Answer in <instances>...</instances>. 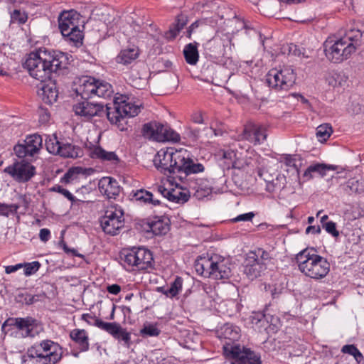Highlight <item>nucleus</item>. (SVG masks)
Masks as SVG:
<instances>
[{"mask_svg": "<svg viewBox=\"0 0 364 364\" xmlns=\"http://www.w3.org/2000/svg\"><path fill=\"white\" fill-rule=\"evenodd\" d=\"M43 139L38 134L27 136L23 143H18L14 147V151L17 157L26 158L33 156L38 153L42 147Z\"/></svg>", "mask_w": 364, "mask_h": 364, "instance_id": "f3484780", "label": "nucleus"}, {"mask_svg": "<svg viewBox=\"0 0 364 364\" xmlns=\"http://www.w3.org/2000/svg\"><path fill=\"white\" fill-rule=\"evenodd\" d=\"M232 35L218 31L215 35L205 44V50L216 56H225L232 50L233 46Z\"/></svg>", "mask_w": 364, "mask_h": 364, "instance_id": "4468645a", "label": "nucleus"}, {"mask_svg": "<svg viewBox=\"0 0 364 364\" xmlns=\"http://www.w3.org/2000/svg\"><path fill=\"white\" fill-rule=\"evenodd\" d=\"M11 23H18V24H23L28 20V14L25 11H21L19 9H14L11 13Z\"/></svg>", "mask_w": 364, "mask_h": 364, "instance_id": "09e8293b", "label": "nucleus"}, {"mask_svg": "<svg viewBox=\"0 0 364 364\" xmlns=\"http://www.w3.org/2000/svg\"><path fill=\"white\" fill-rule=\"evenodd\" d=\"M265 129L258 124L249 122L245 125L242 132L237 135L238 141L247 140L255 145L261 144L267 139Z\"/></svg>", "mask_w": 364, "mask_h": 364, "instance_id": "a211bd4d", "label": "nucleus"}, {"mask_svg": "<svg viewBox=\"0 0 364 364\" xmlns=\"http://www.w3.org/2000/svg\"><path fill=\"white\" fill-rule=\"evenodd\" d=\"M141 109V104L132 103L127 95L115 97L113 108L107 104L97 102L92 100V118L100 119L106 117L112 124H115L120 131L127 130V119L136 116Z\"/></svg>", "mask_w": 364, "mask_h": 364, "instance_id": "f03ea898", "label": "nucleus"}, {"mask_svg": "<svg viewBox=\"0 0 364 364\" xmlns=\"http://www.w3.org/2000/svg\"><path fill=\"white\" fill-rule=\"evenodd\" d=\"M363 43V32L354 26L348 28L345 34L335 41L324 43V52L331 63H340L349 58Z\"/></svg>", "mask_w": 364, "mask_h": 364, "instance_id": "7ed1b4c3", "label": "nucleus"}, {"mask_svg": "<svg viewBox=\"0 0 364 364\" xmlns=\"http://www.w3.org/2000/svg\"><path fill=\"white\" fill-rule=\"evenodd\" d=\"M250 320L251 323L259 331L262 328H266L268 323L266 315L261 311L253 312L250 316Z\"/></svg>", "mask_w": 364, "mask_h": 364, "instance_id": "58836bf2", "label": "nucleus"}, {"mask_svg": "<svg viewBox=\"0 0 364 364\" xmlns=\"http://www.w3.org/2000/svg\"><path fill=\"white\" fill-rule=\"evenodd\" d=\"M45 144L47 151L50 154L64 158H75L79 156V149L69 143H61L55 134L47 136Z\"/></svg>", "mask_w": 364, "mask_h": 364, "instance_id": "dca6fc26", "label": "nucleus"}, {"mask_svg": "<svg viewBox=\"0 0 364 364\" xmlns=\"http://www.w3.org/2000/svg\"><path fill=\"white\" fill-rule=\"evenodd\" d=\"M326 231L331 234L332 236L337 237L339 235V232L336 230V225L333 221H328L326 223H323V226H322Z\"/></svg>", "mask_w": 364, "mask_h": 364, "instance_id": "13d9d810", "label": "nucleus"}, {"mask_svg": "<svg viewBox=\"0 0 364 364\" xmlns=\"http://www.w3.org/2000/svg\"><path fill=\"white\" fill-rule=\"evenodd\" d=\"M139 55V52L136 49H127L121 51L117 57V61L119 63L127 65L134 60Z\"/></svg>", "mask_w": 364, "mask_h": 364, "instance_id": "c9c22d12", "label": "nucleus"}, {"mask_svg": "<svg viewBox=\"0 0 364 364\" xmlns=\"http://www.w3.org/2000/svg\"><path fill=\"white\" fill-rule=\"evenodd\" d=\"M237 22L238 23L239 26L237 27V31L240 29H245L247 33H250V31H255L254 28L252 26V25L249 22H246L244 20L235 18Z\"/></svg>", "mask_w": 364, "mask_h": 364, "instance_id": "bf43d9fd", "label": "nucleus"}, {"mask_svg": "<svg viewBox=\"0 0 364 364\" xmlns=\"http://www.w3.org/2000/svg\"><path fill=\"white\" fill-rule=\"evenodd\" d=\"M266 83L276 90H288L295 83L296 74L289 66L270 70L266 75Z\"/></svg>", "mask_w": 364, "mask_h": 364, "instance_id": "9d476101", "label": "nucleus"}, {"mask_svg": "<svg viewBox=\"0 0 364 364\" xmlns=\"http://www.w3.org/2000/svg\"><path fill=\"white\" fill-rule=\"evenodd\" d=\"M113 92L112 85L107 81L92 76V99L94 97L107 99Z\"/></svg>", "mask_w": 364, "mask_h": 364, "instance_id": "4be33fe9", "label": "nucleus"}, {"mask_svg": "<svg viewBox=\"0 0 364 364\" xmlns=\"http://www.w3.org/2000/svg\"><path fill=\"white\" fill-rule=\"evenodd\" d=\"M321 232V229L319 225H310L306 228V233H314V234H319Z\"/></svg>", "mask_w": 364, "mask_h": 364, "instance_id": "69168bd1", "label": "nucleus"}, {"mask_svg": "<svg viewBox=\"0 0 364 364\" xmlns=\"http://www.w3.org/2000/svg\"><path fill=\"white\" fill-rule=\"evenodd\" d=\"M186 21L185 16H178L176 23L172 25L169 30L166 33V38L168 40H173L177 36L180 31L186 26Z\"/></svg>", "mask_w": 364, "mask_h": 364, "instance_id": "f704fd0d", "label": "nucleus"}, {"mask_svg": "<svg viewBox=\"0 0 364 364\" xmlns=\"http://www.w3.org/2000/svg\"><path fill=\"white\" fill-rule=\"evenodd\" d=\"M82 168L75 167L70 168L61 178L60 182L63 183H70L77 178V175L81 173Z\"/></svg>", "mask_w": 364, "mask_h": 364, "instance_id": "8fccbe9b", "label": "nucleus"}, {"mask_svg": "<svg viewBox=\"0 0 364 364\" xmlns=\"http://www.w3.org/2000/svg\"><path fill=\"white\" fill-rule=\"evenodd\" d=\"M70 337L80 351L89 349V338L85 330L73 329L70 333Z\"/></svg>", "mask_w": 364, "mask_h": 364, "instance_id": "393cba45", "label": "nucleus"}, {"mask_svg": "<svg viewBox=\"0 0 364 364\" xmlns=\"http://www.w3.org/2000/svg\"><path fill=\"white\" fill-rule=\"evenodd\" d=\"M130 196L132 197V200H135L136 201L145 204L151 203L154 205L160 204L159 200L154 199L153 194L145 189L132 191L130 193Z\"/></svg>", "mask_w": 364, "mask_h": 364, "instance_id": "bb28decb", "label": "nucleus"}, {"mask_svg": "<svg viewBox=\"0 0 364 364\" xmlns=\"http://www.w3.org/2000/svg\"><path fill=\"white\" fill-rule=\"evenodd\" d=\"M141 133L145 138L156 141L178 142L181 139L180 135L167 124H163L156 121L144 124Z\"/></svg>", "mask_w": 364, "mask_h": 364, "instance_id": "9b49d317", "label": "nucleus"}, {"mask_svg": "<svg viewBox=\"0 0 364 364\" xmlns=\"http://www.w3.org/2000/svg\"><path fill=\"white\" fill-rule=\"evenodd\" d=\"M250 255L255 257V259L259 263V264H263L267 269V264L271 261L272 256L269 252L264 250L262 248H258L254 252H251Z\"/></svg>", "mask_w": 364, "mask_h": 364, "instance_id": "ea45409f", "label": "nucleus"}, {"mask_svg": "<svg viewBox=\"0 0 364 364\" xmlns=\"http://www.w3.org/2000/svg\"><path fill=\"white\" fill-rule=\"evenodd\" d=\"M332 127L328 124H323L316 128V136L319 141H326L332 134Z\"/></svg>", "mask_w": 364, "mask_h": 364, "instance_id": "c03bdc74", "label": "nucleus"}, {"mask_svg": "<svg viewBox=\"0 0 364 364\" xmlns=\"http://www.w3.org/2000/svg\"><path fill=\"white\" fill-rule=\"evenodd\" d=\"M95 157L102 161H109L112 164H117L119 159L114 151H107L100 146L92 145V158Z\"/></svg>", "mask_w": 364, "mask_h": 364, "instance_id": "a878e982", "label": "nucleus"}, {"mask_svg": "<svg viewBox=\"0 0 364 364\" xmlns=\"http://www.w3.org/2000/svg\"><path fill=\"white\" fill-rule=\"evenodd\" d=\"M184 156V159L181 160V164L178 166V173L179 174L178 176L180 178H182V174L184 175V177L190 174H195L203 172L205 170L204 166L200 163H195L192 159L189 157V154L186 150V154H183Z\"/></svg>", "mask_w": 364, "mask_h": 364, "instance_id": "aec40b11", "label": "nucleus"}, {"mask_svg": "<svg viewBox=\"0 0 364 364\" xmlns=\"http://www.w3.org/2000/svg\"><path fill=\"white\" fill-rule=\"evenodd\" d=\"M116 324H117L116 322H112V323L105 322L98 318H95L94 320V325L95 326L98 327L101 330H103V331L107 332L110 335L112 333H114L113 330H114Z\"/></svg>", "mask_w": 364, "mask_h": 364, "instance_id": "603ef678", "label": "nucleus"}, {"mask_svg": "<svg viewBox=\"0 0 364 364\" xmlns=\"http://www.w3.org/2000/svg\"><path fill=\"white\" fill-rule=\"evenodd\" d=\"M295 259L299 271L314 279L324 278L330 271V263L325 257L317 255L314 248L301 250Z\"/></svg>", "mask_w": 364, "mask_h": 364, "instance_id": "20e7f679", "label": "nucleus"}, {"mask_svg": "<svg viewBox=\"0 0 364 364\" xmlns=\"http://www.w3.org/2000/svg\"><path fill=\"white\" fill-rule=\"evenodd\" d=\"M18 297L20 299L19 301L26 305L33 304L38 300L37 295H32L28 293L18 294Z\"/></svg>", "mask_w": 364, "mask_h": 364, "instance_id": "6e6d98bb", "label": "nucleus"}, {"mask_svg": "<svg viewBox=\"0 0 364 364\" xmlns=\"http://www.w3.org/2000/svg\"><path fill=\"white\" fill-rule=\"evenodd\" d=\"M39 238L43 242H46L50 238V231L47 228H43L40 230Z\"/></svg>", "mask_w": 364, "mask_h": 364, "instance_id": "e2e57ef3", "label": "nucleus"}, {"mask_svg": "<svg viewBox=\"0 0 364 364\" xmlns=\"http://www.w3.org/2000/svg\"><path fill=\"white\" fill-rule=\"evenodd\" d=\"M23 268L22 263H18L15 265H9L5 267V272L6 274H11Z\"/></svg>", "mask_w": 364, "mask_h": 364, "instance_id": "0e129e2a", "label": "nucleus"}, {"mask_svg": "<svg viewBox=\"0 0 364 364\" xmlns=\"http://www.w3.org/2000/svg\"><path fill=\"white\" fill-rule=\"evenodd\" d=\"M303 48H300L299 46L291 43L288 46L289 54H291L296 56L304 55Z\"/></svg>", "mask_w": 364, "mask_h": 364, "instance_id": "052dcab7", "label": "nucleus"}, {"mask_svg": "<svg viewBox=\"0 0 364 364\" xmlns=\"http://www.w3.org/2000/svg\"><path fill=\"white\" fill-rule=\"evenodd\" d=\"M74 88L77 99L90 100L91 97V81L88 76H83L75 82Z\"/></svg>", "mask_w": 364, "mask_h": 364, "instance_id": "b1692460", "label": "nucleus"}, {"mask_svg": "<svg viewBox=\"0 0 364 364\" xmlns=\"http://www.w3.org/2000/svg\"><path fill=\"white\" fill-rule=\"evenodd\" d=\"M150 228L154 235L166 234L168 230V228L161 220L151 223L150 224Z\"/></svg>", "mask_w": 364, "mask_h": 364, "instance_id": "864d4df0", "label": "nucleus"}, {"mask_svg": "<svg viewBox=\"0 0 364 364\" xmlns=\"http://www.w3.org/2000/svg\"><path fill=\"white\" fill-rule=\"evenodd\" d=\"M186 150L181 149L173 151L172 149H161L154 158V164L158 171L164 175L178 173V166L184 159Z\"/></svg>", "mask_w": 364, "mask_h": 364, "instance_id": "6e6552de", "label": "nucleus"}, {"mask_svg": "<svg viewBox=\"0 0 364 364\" xmlns=\"http://www.w3.org/2000/svg\"><path fill=\"white\" fill-rule=\"evenodd\" d=\"M240 329L237 326L230 323H225L220 330V337L230 341L229 343H233L239 338Z\"/></svg>", "mask_w": 364, "mask_h": 364, "instance_id": "c756f323", "label": "nucleus"}, {"mask_svg": "<svg viewBox=\"0 0 364 364\" xmlns=\"http://www.w3.org/2000/svg\"><path fill=\"white\" fill-rule=\"evenodd\" d=\"M21 205L18 204H6L0 203V215L8 217L10 214L17 213Z\"/></svg>", "mask_w": 364, "mask_h": 364, "instance_id": "de8ad7c7", "label": "nucleus"}, {"mask_svg": "<svg viewBox=\"0 0 364 364\" xmlns=\"http://www.w3.org/2000/svg\"><path fill=\"white\" fill-rule=\"evenodd\" d=\"M183 55L187 63L192 65H196L199 58L197 46L193 43L186 45L183 49Z\"/></svg>", "mask_w": 364, "mask_h": 364, "instance_id": "72a5a7b5", "label": "nucleus"}, {"mask_svg": "<svg viewBox=\"0 0 364 364\" xmlns=\"http://www.w3.org/2000/svg\"><path fill=\"white\" fill-rule=\"evenodd\" d=\"M113 331L114 333H112L111 336L119 341H124V344L127 347H129L131 343L130 333H128L126 329L123 328L118 323H117Z\"/></svg>", "mask_w": 364, "mask_h": 364, "instance_id": "4c0bfd02", "label": "nucleus"}, {"mask_svg": "<svg viewBox=\"0 0 364 364\" xmlns=\"http://www.w3.org/2000/svg\"><path fill=\"white\" fill-rule=\"evenodd\" d=\"M223 350L227 357L234 360L231 364H261L259 355L239 344L225 343Z\"/></svg>", "mask_w": 364, "mask_h": 364, "instance_id": "f8f14e48", "label": "nucleus"}, {"mask_svg": "<svg viewBox=\"0 0 364 364\" xmlns=\"http://www.w3.org/2000/svg\"><path fill=\"white\" fill-rule=\"evenodd\" d=\"M336 169V166L333 165H326L324 164H316L310 166V171H312L313 173H318L321 177H324L326 175L327 171H335Z\"/></svg>", "mask_w": 364, "mask_h": 364, "instance_id": "a18cd8bd", "label": "nucleus"}, {"mask_svg": "<svg viewBox=\"0 0 364 364\" xmlns=\"http://www.w3.org/2000/svg\"><path fill=\"white\" fill-rule=\"evenodd\" d=\"M61 350L58 346L50 340L36 343L27 350L31 358H40L43 364H55L61 359Z\"/></svg>", "mask_w": 364, "mask_h": 364, "instance_id": "1a4fd4ad", "label": "nucleus"}, {"mask_svg": "<svg viewBox=\"0 0 364 364\" xmlns=\"http://www.w3.org/2000/svg\"><path fill=\"white\" fill-rule=\"evenodd\" d=\"M217 24V19L212 16L210 18L204 17L201 19L197 20L193 22L188 28L187 31V36L190 38L192 33L196 30V28L199 26H207L209 25L212 27L215 26Z\"/></svg>", "mask_w": 364, "mask_h": 364, "instance_id": "e433bc0d", "label": "nucleus"}, {"mask_svg": "<svg viewBox=\"0 0 364 364\" xmlns=\"http://www.w3.org/2000/svg\"><path fill=\"white\" fill-rule=\"evenodd\" d=\"M50 191L59 193L63 195L70 201H75V196L68 190L63 188L62 186L59 185H55L51 187L50 188Z\"/></svg>", "mask_w": 364, "mask_h": 364, "instance_id": "5fc2aeb1", "label": "nucleus"}, {"mask_svg": "<svg viewBox=\"0 0 364 364\" xmlns=\"http://www.w3.org/2000/svg\"><path fill=\"white\" fill-rule=\"evenodd\" d=\"M98 190L107 198H115L120 193V186L115 179L103 177L98 181Z\"/></svg>", "mask_w": 364, "mask_h": 364, "instance_id": "412c9836", "label": "nucleus"}, {"mask_svg": "<svg viewBox=\"0 0 364 364\" xmlns=\"http://www.w3.org/2000/svg\"><path fill=\"white\" fill-rule=\"evenodd\" d=\"M38 95L46 104L52 105L56 102L58 97V90L55 82L52 81L51 79L41 82L38 86Z\"/></svg>", "mask_w": 364, "mask_h": 364, "instance_id": "6ab92c4d", "label": "nucleus"}, {"mask_svg": "<svg viewBox=\"0 0 364 364\" xmlns=\"http://www.w3.org/2000/svg\"><path fill=\"white\" fill-rule=\"evenodd\" d=\"M183 279L180 277H176L174 281L171 284L170 287L165 289L164 287L160 288V291L168 297L173 298L178 295L182 289Z\"/></svg>", "mask_w": 364, "mask_h": 364, "instance_id": "473e14b6", "label": "nucleus"}, {"mask_svg": "<svg viewBox=\"0 0 364 364\" xmlns=\"http://www.w3.org/2000/svg\"><path fill=\"white\" fill-rule=\"evenodd\" d=\"M189 196L178 188H171L170 191L168 200L183 203L188 200Z\"/></svg>", "mask_w": 364, "mask_h": 364, "instance_id": "79ce46f5", "label": "nucleus"}, {"mask_svg": "<svg viewBox=\"0 0 364 364\" xmlns=\"http://www.w3.org/2000/svg\"><path fill=\"white\" fill-rule=\"evenodd\" d=\"M18 318H9L2 324V331L6 333L17 327Z\"/></svg>", "mask_w": 364, "mask_h": 364, "instance_id": "4d7b16f0", "label": "nucleus"}, {"mask_svg": "<svg viewBox=\"0 0 364 364\" xmlns=\"http://www.w3.org/2000/svg\"><path fill=\"white\" fill-rule=\"evenodd\" d=\"M4 172L18 183H26L35 176L36 168L29 162L21 160L6 166Z\"/></svg>", "mask_w": 364, "mask_h": 364, "instance_id": "2eb2a0df", "label": "nucleus"}, {"mask_svg": "<svg viewBox=\"0 0 364 364\" xmlns=\"http://www.w3.org/2000/svg\"><path fill=\"white\" fill-rule=\"evenodd\" d=\"M24 274L26 277L34 274L38 271L41 264L38 261H33L32 262L22 263Z\"/></svg>", "mask_w": 364, "mask_h": 364, "instance_id": "3c124183", "label": "nucleus"}, {"mask_svg": "<svg viewBox=\"0 0 364 364\" xmlns=\"http://www.w3.org/2000/svg\"><path fill=\"white\" fill-rule=\"evenodd\" d=\"M139 333L143 338L154 337L158 336L161 330L157 328L156 324L146 323L144 325Z\"/></svg>", "mask_w": 364, "mask_h": 364, "instance_id": "37998d69", "label": "nucleus"}, {"mask_svg": "<svg viewBox=\"0 0 364 364\" xmlns=\"http://www.w3.org/2000/svg\"><path fill=\"white\" fill-rule=\"evenodd\" d=\"M84 21L74 10L64 11L58 16V28L65 41L75 47L82 44L84 35L80 26Z\"/></svg>", "mask_w": 364, "mask_h": 364, "instance_id": "39448f33", "label": "nucleus"}, {"mask_svg": "<svg viewBox=\"0 0 364 364\" xmlns=\"http://www.w3.org/2000/svg\"><path fill=\"white\" fill-rule=\"evenodd\" d=\"M341 352L353 355L358 363H360L363 360L362 353L354 345L343 346L341 348Z\"/></svg>", "mask_w": 364, "mask_h": 364, "instance_id": "49530a36", "label": "nucleus"}, {"mask_svg": "<svg viewBox=\"0 0 364 364\" xmlns=\"http://www.w3.org/2000/svg\"><path fill=\"white\" fill-rule=\"evenodd\" d=\"M343 188L348 194H360L364 192V181L353 178L349 179Z\"/></svg>", "mask_w": 364, "mask_h": 364, "instance_id": "7c9ffc66", "label": "nucleus"}, {"mask_svg": "<svg viewBox=\"0 0 364 364\" xmlns=\"http://www.w3.org/2000/svg\"><path fill=\"white\" fill-rule=\"evenodd\" d=\"M120 259L127 269L147 270L154 265L152 252L144 247L124 249L120 252Z\"/></svg>", "mask_w": 364, "mask_h": 364, "instance_id": "423d86ee", "label": "nucleus"}, {"mask_svg": "<svg viewBox=\"0 0 364 364\" xmlns=\"http://www.w3.org/2000/svg\"><path fill=\"white\" fill-rule=\"evenodd\" d=\"M157 191L161 193L164 198H166L168 200L169 198V195H170V191H171V189L168 190L167 188H166L164 186H159L157 187Z\"/></svg>", "mask_w": 364, "mask_h": 364, "instance_id": "774afa93", "label": "nucleus"}, {"mask_svg": "<svg viewBox=\"0 0 364 364\" xmlns=\"http://www.w3.org/2000/svg\"><path fill=\"white\" fill-rule=\"evenodd\" d=\"M255 214L252 212L239 215L236 218L232 219V222L237 223L240 221H251L254 218Z\"/></svg>", "mask_w": 364, "mask_h": 364, "instance_id": "680f3d73", "label": "nucleus"}, {"mask_svg": "<svg viewBox=\"0 0 364 364\" xmlns=\"http://www.w3.org/2000/svg\"><path fill=\"white\" fill-rule=\"evenodd\" d=\"M36 326V320L32 317L18 318L16 329L22 331L24 336H33L32 331Z\"/></svg>", "mask_w": 364, "mask_h": 364, "instance_id": "c85d7f7f", "label": "nucleus"}, {"mask_svg": "<svg viewBox=\"0 0 364 364\" xmlns=\"http://www.w3.org/2000/svg\"><path fill=\"white\" fill-rule=\"evenodd\" d=\"M99 222L106 234L116 235L124 225V212L119 207L112 206L105 211Z\"/></svg>", "mask_w": 364, "mask_h": 364, "instance_id": "ddd939ff", "label": "nucleus"}, {"mask_svg": "<svg viewBox=\"0 0 364 364\" xmlns=\"http://www.w3.org/2000/svg\"><path fill=\"white\" fill-rule=\"evenodd\" d=\"M77 102L73 109L77 115L80 116L85 121L91 120V102L90 100L77 99Z\"/></svg>", "mask_w": 364, "mask_h": 364, "instance_id": "cd10ccee", "label": "nucleus"}, {"mask_svg": "<svg viewBox=\"0 0 364 364\" xmlns=\"http://www.w3.org/2000/svg\"><path fill=\"white\" fill-rule=\"evenodd\" d=\"M68 64V58L65 53L40 48L28 55L24 67L32 77L44 82L51 79L52 73L65 68Z\"/></svg>", "mask_w": 364, "mask_h": 364, "instance_id": "f257e3e1", "label": "nucleus"}, {"mask_svg": "<svg viewBox=\"0 0 364 364\" xmlns=\"http://www.w3.org/2000/svg\"><path fill=\"white\" fill-rule=\"evenodd\" d=\"M107 291L110 294L117 295L120 292L121 287L118 284H112L107 287Z\"/></svg>", "mask_w": 364, "mask_h": 364, "instance_id": "338daca9", "label": "nucleus"}, {"mask_svg": "<svg viewBox=\"0 0 364 364\" xmlns=\"http://www.w3.org/2000/svg\"><path fill=\"white\" fill-rule=\"evenodd\" d=\"M259 264L255 257L249 254L245 262L244 272L250 279L253 280L260 277L262 272L265 270V267Z\"/></svg>", "mask_w": 364, "mask_h": 364, "instance_id": "5701e85b", "label": "nucleus"}, {"mask_svg": "<svg viewBox=\"0 0 364 364\" xmlns=\"http://www.w3.org/2000/svg\"><path fill=\"white\" fill-rule=\"evenodd\" d=\"M195 188V196L198 200H201L210 196L213 191L212 186L209 181L203 180H200L198 182H197Z\"/></svg>", "mask_w": 364, "mask_h": 364, "instance_id": "2f4dec72", "label": "nucleus"}, {"mask_svg": "<svg viewBox=\"0 0 364 364\" xmlns=\"http://www.w3.org/2000/svg\"><path fill=\"white\" fill-rule=\"evenodd\" d=\"M195 268L199 274L215 279L228 278L230 275V268L226 265L225 259L216 255L197 260Z\"/></svg>", "mask_w": 364, "mask_h": 364, "instance_id": "0eeeda50", "label": "nucleus"}, {"mask_svg": "<svg viewBox=\"0 0 364 364\" xmlns=\"http://www.w3.org/2000/svg\"><path fill=\"white\" fill-rule=\"evenodd\" d=\"M347 77L342 73H333L327 78L328 83L333 87H342L345 85Z\"/></svg>", "mask_w": 364, "mask_h": 364, "instance_id": "a19ab883", "label": "nucleus"}]
</instances>
